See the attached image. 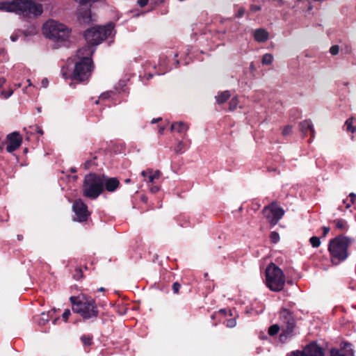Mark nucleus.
Wrapping results in <instances>:
<instances>
[{
    "mask_svg": "<svg viewBox=\"0 0 356 356\" xmlns=\"http://www.w3.org/2000/svg\"><path fill=\"white\" fill-rule=\"evenodd\" d=\"M300 130L305 136L309 131L312 137H314L315 131L311 120H306L300 123Z\"/></svg>",
    "mask_w": 356,
    "mask_h": 356,
    "instance_id": "obj_16",
    "label": "nucleus"
},
{
    "mask_svg": "<svg viewBox=\"0 0 356 356\" xmlns=\"http://www.w3.org/2000/svg\"><path fill=\"white\" fill-rule=\"evenodd\" d=\"M266 285L273 291H280L285 284V277L281 268L271 263L266 269Z\"/></svg>",
    "mask_w": 356,
    "mask_h": 356,
    "instance_id": "obj_9",
    "label": "nucleus"
},
{
    "mask_svg": "<svg viewBox=\"0 0 356 356\" xmlns=\"http://www.w3.org/2000/svg\"><path fill=\"white\" fill-rule=\"evenodd\" d=\"M350 207V204H346V207L347 209H348V208H349Z\"/></svg>",
    "mask_w": 356,
    "mask_h": 356,
    "instance_id": "obj_59",
    "label": "nucleus"
},
{
    "mask_svg": "<svg viewBox=\"0 0 356 356\" xmlns=\"http://www.w3.org/2000/svg\"><path fill=\"white\" fill-rule=\"evenodd\" d=\"M90 165H91V161H86V163H85L86 168V169L89 168Z\"/></svg>",
    "mask_w": 356,
    "mask_h": 356,
    "instance_id": "obj_51",
    "label": "nucleus"
},
{
    "mask_svg": "<svg viewBox=\"0 0 356 356\" xmlns=\"http://www.w3.org/2000/svg\"><path fill=\"white\" fill-rule=\"evenodd\" d=\"M188 128L189 127L187 124L181 121L174 122L171 125V130H175L176 131L180 134H186Z\"/></svg>",
    "mask_w": 356,
    "mask_h": 356,
    "instance_id": "obj_18",
    "label": "nucleus"
},
{
    "mask_svg": "<svg viewBox=\"0 0 356 356\" xmlns=\"http://www.w3.org/2000/svg\"><path fill=\"white\" fill-rule=\"evenodd\" d=\"M349 197H350L351 203L353 204L356 199V194L354 193H350Z\"/></svg>",
    "mask_w": 356,
    "mask_h": 356,
    "instance_id": "obj_47",
    "label": "nucleus"
},
{
    "mask_svg": "<svg viewBox=\"0 0 356 356\" xmlns=\"http://www.w3.org/2000/svg\"><path fill=\"white\" fill-rule=\"evenodd\" d=\"M289 356H296V355H295V353H294L293 352H292V353H291V355H289Z\"/></svg>",
    "mask_w": 356,
    "mask_h": 356,
    "instance_id": "obj_58",
    "label": "nucleus"
},
{
    "mask_svg": "<svg viewBox=\"0 0 356 356\" xmlns=\"http://www.w3.org/2000/svg\"><path fill=\"white\" fill-rule=\"evenodd\" d=\"M339 46H331L330 49V52L332 55H337L339 51Z\"/></svg>",
    "mask_w": 356,
    "mask_h": 356,
    "instance_id": "obj_37",
    "label": "nucleus"
},
{
    "mask_svg": "<svg viewBox=\"0 0 356 356\" xmlns=\"http://www.w3.org/2000/svg\"><path fill=\"white\" fill-rule=\"evenodd\" d=\"M49 84V81L47 78H44L41 81V85L43 88H47Z\"/></svg>",
    "mask_w": 356,
    "mask_h": 356,
    "instance_id": "obj_42",
    "label": "nucleus"
},
{
    "mask_svg": "<svg viewBox=\"0 0 356 356\" xmlns=\"http://www.w3.org/2000/svg\"><path fill=\"white\" fill-rule=\"evenodd\" d=\"M281 330L280 325L277 324H274L269 327L268 333L270 336H275L277 334L279 331Z\"/></svg>",
    "mask_w": 356,
    "mask_h": 356,
    "instance_id": "obj_21",
    "label": "nucleus"
},
{
    "mask_svg": "<svg viewBox=\"0 0 356 356\" xmlns=\"http://www.w3.org/2000/svg\"><path fill=\"white\" fill-rule=\"evenodd\" d=\"M353 238L339 235L330 241L328 250L331 254L332 262L344 261L348 256V248L353 243Z\"/></svg>",
    "mask_w": 356,
    "mask_h": 356,
    "instance_id": "obj_6",
    "label": "nucleus"
},
{
    "mask_svg": "<svg viewBox=\"0 0 356 356\" xmlns=\"http://www.w3.org/2000/svg\"><path fill=\"white\" fill-rule=\"evenodd\" d=\"M73 211L79 222L86 221L90 216L87 205L81 200L75 201L73 204Z\"/></svg>",
    "mask_w": 356,
    "mask_h": 356,
    "instance_id": "obj_12",
    "label": "nucleus"
},
{
    "mask_svg": "<svg viewBox=\"0 0 356 356\" xmlns=\"http://www.w3.org/2000/svg\"><path fill=\"white\" fill-rule=\"evenodd\" d=\"M22 143V137L17 132H13L8 136V145L6 150L13 152L19 147Z\"/></svg>",
    "mask_w": 356,
    "mask_h": 356,
    "instance_id": "obj_13",
    "label": "nucleus"
},
{
    "mask_svg": "<svg viewBox=\"0 0 356 356\" xmlns=\"http://www.w3.org/2000/svg\"><path fill=\"white\" fill-rule=\"evenodd\" d=\"M74 1L80 4H84V3H87L95 2L97 0H74Z\"/></svg>",
    "mask_w": 356,
    "mask_h": 356,
    "instance_id": "obj_40",
    "label": "nucleus"
},
{
    "mask_svg": "<svg viewBox=\"0 0 356 356\" xmlns=\"http://www.w3.org/2000/svg\"><path fill=\"white\" fill-rule=\"evenodd\" d=\"M72 311L84 320L97 318L99 311L95 300L84 295L71 296L70 298Z\"/></svg>",
    "mask_w": 356,
    "mask_h": 356,
    "instance_id": "obj_2",
    "label": "nucleus"
},
{
    "mask_svg": "<svg viewBox=\"0 0 356 356\" xmlns=\"http://www.w3.org/2000/svg\"><path fill=\"white\" fill-rule=\"evenodd\" d=\"M353 118H348L345 122L346 131L351 133H354L355 131H356V127L353 126Z\"/></svg>",
    "mask_w": 356,
    "mask_h": 356,
    "instance_id": "obj_22",
    "label": "nucleus"
},
{
    "mask_svg": "<svg viewBox=\"0 0 356 356\" xmlns=\"http://www.w3.org/2000/svg\"><path fill=\"white\" fill-rule=\"evenodd\" d=\"M275 1L277 2L279 5H283L284 1L283 0H274Z\"/></svg>",
    "mask_w": 356,
    "mask_h": 356,
    "instance_id": "obj_54",
    "label": "nucleus"
},
{
    "mask_svg": "<svg viewBox=\"0 0 356 356\" xmlns=\"http://www.w3.org/2000/svg\"><path fill=\"white\" fill-rule=\"evenodd\" d=\"M159 188L156 186H153L150 188V191L152 193H156L159 191Z\"/></svg>",
    "mask_w": 356,
    "mask_h": 356,
    "instance_id": "obj_45",
    "label": "nucleus"
},
{
    "mask_svg": "<svg viewBox=\"0 0 356 356\" xmlns=\"http://www.w3.org/2000/svg\"><path fill=\"white\" fill-rule=\"evenodd\" d=\"M13 90H3V91L1 92V95H2L4 98L7 99V98L10 97L13 95Z\"/></svg>",
    "mask_w": 356,
    "mask_h": 356,
    "instance_id": "obj_36",
    "label": "nucleus"
},
{
    "mask_svg": "<svg viewBox=\"0 0 356 356\" xmlns=\"http://www.w3.org/2000/svg\"><path fill=\"white\" fill-rule=\"evenodd\" d=\"M273 60V56L270 54H266L263 56L262 58V64L263 65H270Z\"/></svg>",
    "mask_w": 356,
    "mask_h": 356,
    "instance_id": "obj_23",
    "label": "nucleus"
},
{
    "mask_svg": "<svg viewBox=\"0 0 356 356\" xmlns=\"http://www.w3.org/2000/svg\"><path fill=\"white\" fill-rule=\"evenodd\" d=\"M293 353L296 356H325L323 349L315 342L309 343L302 350Z\"/></svg>",
    "mask_w": 356,
    "mask_h": 356,
    "instance_id": "obj_11",
    "label": "nucleus"
},
{
    "mask_svg": "<svg viewBox=\"0 0 356 356\" xmlns=\"http://www.w3.org/2000/svg\"><path fill=\"white\" fill-rule=\"evenodd\" d=\"M0 9L17 13L24 16H39L43 11L42 6L32 0H13L10 2L1 3Z\"/></svg>",
    "mask_w": 356,
    "mask_h": 356,
    "instance_id": "obj_3",
    "label": "nucleus"
},
{
    "mask_svg": "<svg viewBox=\"0 0 356 356\" xmlns=\"http://www.w3.org/2000/svg\"><path fill=\"white\" fill-rule=\"evenodd\" d=\"M161 120V118H156V119H153V120H152V124L156 123V122H157L160 121Z\"/></svg>",
    "mask_w": 356,
    "mask_h": 356,
    "instance_id": "obj_53",
    "label": "nucleus"
},
{
    "mask_svg": "<svg viewBox=\"0 0 356 356\" xmlns=\"http://www.w3.org/2000/svg\"><path fill=\"white\" fill-rule=\"evenodd\" d=\"M92 337L89 335H83L81 337V340L84 346H90L92 344Z\"/></svg>",
    "mask_w": 356,
    "mask_h": 356,
    "instance_id": "obj_26",
    "label": "nucleus"
},
{
    "mask_svg": "<svg viewBox=\"0 0 356 356\" xmlns=\"http://www.w3.org/2000/svg\"><path fill=\"white\" fill-rule=\"evenodd\" d=\"M236 321L234 318H231V319L227 320V322H226L227 327L232 328V327H234L236 326Z\"/></svg>",
    "mask_w": 356,
    "mask_h": 356,
    "instance_id": "obj_34",
    "label": "nucleus"
},
{
    "mask_svg": "<svg viewBox=\"0 0 356 356\" xmlns=\"http://www.w3.org/2000/svg\"><path fill=\"white\" fill-rule=\"evenodd\" d=\"M263 214L267 221L272 226H274L282 218L284 211L282 208L278 207L276 202H273L264 208Z\"/></svg>",
    "mask_w": 356,
    "mask_h": 356,
    "instance_id": "obj_10",
    "label": "nucleus"
},
{
    "mask_svg": "<svg viewBox=\"0 0 356 356\" xmlns=\"http://www.w3.org/2000/svg\"><path fill=\"white\" fill-rule=\"evenodd\" d=\"M78 20L81 24H89L95 21V18L89 8H81L78 11Z\"/></svg>",
    "mask_w": 356,
    "mask_h": 356,
    "instance_id": "obj_14",
    "label": "nucleus"
},
{
    "mask_svg": "<svg viewBox=\"0 0 356 356\" xmlns=\"http://www.w3.org/2000/svg\"><path fill=\"white\" fill-rule=\"evenodd\" d=\"M238 99L236 97H233L231 101L229 102V111H232L234 110H235L237 107V105H238Z\"/></svg>",
    "mask_w": 356,
    "mask_h": 356,
    "instance_id": "obj_28",
    "label": "nucleus"
},
{
    "mask_svg": "<svg viewBox=\"0 0 356 356\" xmlns=\"http://www.w3.org/2000/svg\"><path fill=\"white\" fill-rule=\"evenodd\" d=\"M220 312L224 313L225 310L224 309H221V310H220Z\"/></svg>",
    "mask_w": 356,
    "mask_h": 356,
    "instance_id": "obj_61",
    "label": "nucleus"
},
{
    "mask_svg": "<svg viewBox=\"0 0 356 356\" xmlns=\"http://www.w3.org/2000/svg\"><path fill=\"white\" fill-rule=\"evenodd\" d=\"M181 288V285L179 282H174L172 284V291L174 293L177 294L179 291V289Z\"/></svg>",
    "mask_w": 356,
    "mask_h": 356,
    "instance_id": "obj_35",
    "label": "nucleus"
},
{
    "mask_svg": "<svg viewBox=\"0 0 356 356\" xmlns=\"http://www.w3.org/2000/svg\"><path fill=\"white\" fill-rule=\"evenodd\" d=\"M114 28L115 25L112 22L104 26H93L83 33V37L88 44H100L114 35Z\"/></svg>",
    "mask_w": 356,
    "mask_h": 356,
    "instance_id": "obj_5",
    "label": "nucleus"
},
{
    "mask_svg": "<svg viewBox=\"0 0 356 356\" xmlns=\"http://www.w3.org/2000/svg\"><path fill=\"white\" fill-rule=\"evenodd\" d=\"M341 51L342 54H349L351 51V49L350 48V46H342V48L341 49Z\"/></svg>",
    "mask_w": 356,
    "mask_h": 356,
    "instance_id": "obj_39",
    "label": "nucleus"
},
{
    "mask_svg": "<svg viewBox=\"0 0 356 356\" xmlns=\"http://www.w3.org/2000/svg\"><path fill=\"white\" fill-rule=\"evenodd\" d=\"M104 177V188L108 192L115 191L120 186L118 179L115 177L109 178L105 175H102Z\"/></svg>",
    "mask_w": 356,
    "mask_h": 356,
    "instance_id": "obj_15",
    "label": "nucleus"
},
{
    "mask_svg": "<svg viewBox=\"0 0 356 356\" xmlns=\"http://www.w3.org/2000/svg\"><path fill=\"white\" fill-rule=\"evenodd\" d=\"M184 145L182 141H179L175 147V152L177 154H181L184 152Z\"/></svg>",
    "mask_w": 356,
    "mask_h": 356,
    "instance_id": "obj_30",
    "label": "nucleus"
},
{
    "mask_svg": "<svg viewBox=\"0 0 356 356\" xmlns=\"http://www.w3.org/2000/svg\"><path fill=\"white\" fill-rule=\"evenodd\" d=\"M323 237H325L328 234V232H330V227H323Z\"/></svg>",
    "mask_w": 356,
    "mask_h": 356,
    "instance_id": "obj_43",
    "label": "nucleus"
},
{
    "mask_svg": "<svg viewBox=\"0 0 356 356\" xmlns=\"http://www.w3.org/2000/svg\"><path fill=\"white\" fill-rule=\"evenodd\" d=\"M70 314H71L70 310L69 309H65L62 315L63 320L65 321H67L69 316H70Z\"/></svg>",
    "mask_w": 356,
    "mask_h": 356,
    "instance_id": "obj_38",
    "label": "nucleus"
},
{
    "mask_svg": "<svg viewBox=\"0 0 356 356\" xmlns=\"http://www.w3.org/2000/svg\"><path fill=\"white\" fill-rule=\"evenodd\" d=\"M148 173L149 176L147 182L149 183H153L154 179H159L161 175V172L159 170L154 171V172L152 173V170L149 169Z\"/></svg>",
    "mask_w": 356,
    "mask_h": 356,
    "instance_id": "obj_20",
    "label": "nucleus"
},
{
    "mask_svg": "<svg viewBox=\"0 0 356 356\" xmlns=\"http://www.w3.org/2000/svg\"><path fill=\"white\" fill-rule=\"evenodd\" d=\"M73 276H74V278L75 280H80L81 278H82L83 277V272H82L81 269V268H76L75 269V273H74Z\"/></svg>",
    "mask_w": 356,
    "mask_h": 356,
    "instance_id": "obj_33",
    "label": "nucleus"
},
{
    "mask_svg": "<svg viewBox=\"0 0 356 356\" xmlns=\"http://www.w3.org/2000/svg\"><path fill=\"white\" fill-rule=\"evenodd\" d=\"M108 97H109L108 93H104V94H102V95H101V97H102V98H103V99H106V98H108Z\"/></svg>",
    "mask_w": 356,
    "mask_h": 356,
    "instance_id": "obj_52",
    "label": "nucleus"
},
{
    "mask_svg": "<svg viewBox=\"0 0 356 356\" xmlns=\"http://www.w3.org/2000/svg\"><path fill=\"white\" fill-rule=\"evenodd\" d=\"M147 174H149V173H148V170H147V171L143 170V171H142V172H141V175H142L144 178H145V177H147Z\"/></svg>",
    "mask_w": 356,
    "mask_h": 356,
    "instance_id": "obj_49",
    "label": "nucleus"
},
{
    "mask_svg": "<svg viewBox=\"0 0 356 356\" xmlns=\"http://www.w3.org/2000/svg\"><path fill=\"white\" fill-rule=\"evenodd\" d=\"M18 240L21 241L23 238V236L22 235H17Z\"/></svg>",
    "mask_w": 356,
    "mask_h": 356,
    "instance_id": "obj_56",
    "label": "nucleus"
},
{
    "mask_svg": "<svg viewBox=\"0 0 356 356\" xmlns=\"http://www.w3.org/2000/svg\"><path fill=\"white\" fill-rule=\"evenodd\" d=\"M350 346V343H346V344H345V347Z\"/></svg>",
    "mask_w": 356,
    "mask_h": 356,
    "instance_id": "obj_60",
    "label": "nucleus"
},
{
    "mask_svg": "<svg viewBox=\"0 0 356 356\" xmlns=\"http://www.w3.org/2000/svg\"><path fill=\"white\" fill-rule=\"evenodd\" d=\"M270 238L272 243H276L280 240V235L277 232H273L270 233Z\"/></svg>",
    "mask_w": 356,
    "mask_h": 356,
    "instance_id": "obj_31",
    "label": "nucleus"
},
{
    "mask_svg": "<svg viewBox=\"0 0 356 356\" xmlns=\"http://www.w3.org/2000/svg\"><path fill=\"white\" fill-rule=\"evenodd\" d=\"M254 37L257 42L261 43L268 40L269 34L265 29H259L254 31Z\"/></svg>",
    "mask_w": 356,
    "mask_h": 356,
    "instance_id": "obj_17",
    "label": "nucleus"
},
{
    "mask_svg": "<svg viewBox=\"0 0 356 356\" xmlns=\"http://www.w3.org/2000/svg\"><path fill=\"white\" fill-rule=\"evenodd\" d=\"M148 3V0H138V3L140 7L145 6Z\"/></svg>",
    "mask_w": 356,
    "mask_h": 356,
    "instance_id": "obj_41",
    "label": "nucleus"
},
{
    "mask_svg": "<svg viewBox=\"0 0 356 356\" xmlns=\"http://www.w3.org/2000/svg\"><path fill=\"white\" fill-rule=\"evenodd\" d=\"M280 321L282 332L279 338L282 343H285L296 334V320L289 309L282 308L280 312Z\"/></svg>",
    "mask_w": 356,
    "mask_h": 356,
    "instance_id": "obj_8",
    "label": "nucleus"
},
{
    "mask_svg": "<svg viewBox=\"0 0 356 356\" xmlns=\"http://www.w3.org/2000/svg\"><path fill=\"white\" fill-rule=\"evenodd\" d=\"M164 129H165V127H161L159 128V132L160 134H163V132Z\"/></svg>",
    "mask_w": 356,
    "mask_h": 356,
    "instance_id": "obj_55",
    "label": "nucleus"
},
{
    "mask_svg": "<svg viewBox=\"0 0 356 356\" xmlns=\"http://www.w3.org/2000/svg\"><path fill=\"white\" fill-rule=\"evenodd\" d=\"M6 79L3 77H0V88L5 83Z\"/></svg>",
    "mask_w": 356,
    "mask_h": 356,
    "instance_id": "obj_48",
    "label": "nucleus"
},
{
    "mask_svg": "<svg viewBox=\"0 0 356 356\" xmlns=\"http://www.w3.org/2000/svg\"><path fill=\"white\" fill-rule=\"evenodd\" d=\"M29 129H30L29 131H30L31 134L37 133V134H39L41 136L43 135V134H44V132H43L42 129H41V127H40L38 125L31 126V127H29Z\"/></svg>",
    "mask_w": 356,
    "mask_h": 356,
    "instance_id": "obj_25",
    "label": "nucleus"
},
{
    "mask_svg": "<svg viewBox=\"0 0 356 356\" xmlns=\"http://www.w3.org/2000/svg\"><path fill=\"white\" fill-rule=\"evenodd\" d=\"M292 133V126L287 125L282 130V135L284 136H287L291 135Z\"/></svg>",
    "mask_w": 356,
    "mask_h": 356,
    "instance_id": "obj_32",
    "label": "nucleus"
},
{
    "mask_svg": "<svg viewBox=\"0 0 356 356\" xmlns=\"http://www.w3.org/2000/svg\"><path fill=\"white\" fill-rule=\"evenodd\" d=\"M331 356H346L343 350L332 349L330 352Z\"/></svg>",
    "mask_w": 356,
    "mask_h": 356,
    "instance_id": "obj_29",
    "label": "nucleus"
},
{
    "mask_svg": "<svg viewBox=\"0 0 356 356\" xmlns=\"http://www.w3.org/2000/svg\"><path fill=\"white\" fill-rule=\"evenodd\" d=\"M17 35H14L10 36V39H11L12 42H13L17 41Z\"/></svg>",
    "mask_w": 356,
    "mask_h": 356,
    "instance_id": "obj_50",
    "label": "nucleus"
},
{
    "mask_svg": "<svg viewBox=\"0 0 356 356\" xmlns=\"http://www.w3.org/2000/svg\"><path fill=\"white\" fill-rule=\"evenodd\" d=\"M104 177L102 175L90 173L84 177L83 195L90 199H96L104 191Z\"/></svg>",
    "mask_w": 356,
    "mask_h": 356,
    "instance_id": "obj_7",
    "label": "nucleus"
},
{
    "mask_svg": "<svg viewBox=\"0 0 356 356\" xmlns=\"http://www.w3.org/2000/svg\"><path fill=\"white\" fill-rule=\"evenodd\" d=\"M309 242L313 248H318L321 245L320 238L318 236H312L309 239Z\"/></svg>",
    "mask_w": 356,
    "mask_h": 356,
    "instance_id": "obj_24",
    "label": "nucleus"
},
{
    "mask_svg": "<svg viewBox=\"0 0 356 356\" xmlns=\"http://www.w3.org/2000/svg\"><path fill=\"white\" fill-rule=\"evenodd\" d=\"M231 97L230 92L228 90H225L219 93L216 96V101L218 104H222L226 102Z\"/></svg>",
    "mask_w": 356,
    "mask_h": 356,
    "instance_id": "obj_19",
    "label": "nucleus"
},
{
    "mask_svg": "<svg viewBox=\"0 0 356 356\" xmlns=\"http://www.w3.org/2000/svg\"><path fill=\"white\" fill-rule=\"evenodd\" d=\"M43 35L56 42H65L71 36V29L55 19H48L42 25Z\"/></svg>",
    "mask_w": 356,
    "mask_h": 356,
    "instance_id": "obj_4",
    "label": "nucleus"
},
{
    "mask_svg": "<svg viewBox=\"0 0 356 356\" xmlns=\"http://www.w3.org/2000/svg\"><path fill=\"white\" fill-rule=\"evenodd\" d=\"M131 181V179H125V182L126 183H129Z\"/></svg>",
    "mask_w": 356,
    "mask_h": 356,
    "instance_id": "obj_57",
    "label": "nucleus"
},
{
    "mask_svg": "<svg viewBox=\"0 0 356 356\" xmlns=\"http://www.w3.org/2000/svg\"><path fill=\"white\" fill-rule=\"evenodd\" d=\"M95 51L93 46H82L79 48L73 58H70L67 60L69 63L72 60L74 62V68L72 74H67L62 70L63 76L72 80L79 81H84L88 80L90 76L94 69V64L92 59V54Z\"/></svg>",
    "mask_w": 356,
    "mask_h": 356,
    "instance_id": "obj_1",
    "label": "nucleus"
},
{
    "mask_svg": "<svg viewBox=\"0 0 356 356\" xmlns=\"http://www.w3.org/2000/svg\"><path fill=\"white\" fill-rule=\"evenodd\" d=\"M244 13H245V10H244L243 8H241V9L238 11L237 14L236 15V17H241L243 15Z\"/></svg>",
    "mask_w": 356,
    "mask_h": 356,
    "instance_id": "obj_44",
    "label": "nucleus"
},
{
    "mask_svg": "<svg viewBox=\"0 0 356 356\" xmlns=\"http://www.w3.org/2000/svg\"><path fill=\"white\" fill-rule=\"evenodd\" d=\"M335 222H336V227L338 229H346V222L345 220H343L342 219H338V220H335Z\"/></svg>",
    "mask_w": 356,
    "mask_h": 356,
    "instance_id": "obj_27",
    "label": "nucleus"
},
{
    "mask_svg": "<svg viewBox=\"0 0 356 356\" xmlns=\"http://www.w3.org/2000/svg\"><path fill=\"white\" fill-rule=\"evenodd\" d=\"M261 9V7L259 6H257V5H253L251 6V10L253 11V12H257L258 10H259Z\"/></svg>",
    "mask_w": 356,
    "mask_h": 356,
    "instance_id": "obj_46",
    "label": "nucleus"
},
{
    "mask_svg": "<svg viewBox=\"0 0 356 356\" xmlns=\"http://www.w3.org/2000/svg\"><path fill=\"white\" fill-rule=\"evenodd\" d=\"M72 172H76V170L72 169Z\"/></svg>",
    "mask_w": 356,
    "mask_h": 356,
    "instance_id": "obj_62",
    "label": "nucleus"
}]
</instances>
